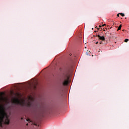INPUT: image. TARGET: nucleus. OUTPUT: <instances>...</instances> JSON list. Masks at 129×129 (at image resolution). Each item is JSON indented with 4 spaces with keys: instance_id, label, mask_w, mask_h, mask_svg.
I'll list each match as a JSON object with an SVG mask.
<instances>
[{
    "instance_id": "1",
    "label": "nucleus",
    "mask_w": 129,
    "mask_h": 129,
    "mask_svg": "<svg viewBox=\"0 0 129 129\" xmlns=\"http://www.w3.org/2000/svg\"><path fill=\"white\" fill-rule=\"evenodd\" d=\"M5 117H6L5 123H6V124H9L10 120L8 118L7 114L0 111V126H3V122L5 119Z\"/></svg>"
},
{
    "instance_id": "2",
    "label": "nucleus",
    "mask_w": 129,
    "mask_h": 129,
    "mask_svg": "<svg viewBox=\"0 0 129 129\" xmlns=\"http://www.w3.org/2000/svg\"><path fill=\"white\" fill-rule=\"evenodd\" d=\"M96 37H97V38H98L99 40H101V41H105V38L104 37V36H101L98 34H96Z\"/></svg>"
},
{
    "instance_id": "3",
    "label": "nucleus",
    "mask_w": 129,
    "mask_h": 129,
    "mask_svg": "<svg viewBox=\"0 0 129 129\" xmlns=\"http://www.w3.org/2000/svg\"><path fill=\"white\" fill-rule=\"evenodd\" d=\"M6 100H7V99L5 97H2L1 98H0V102H5L6 101Z\"/></svg>"
},
{
    "instance_id": "4",
    "label": "nucleus",
    "mask_w": 129,
    "mask_h": 129,
    "mask_svg": "<svg viewBox=\"0 0 129 129\" xmlns=\"http://www.w3.org/2000/svg\"><path fill=\"white\" fill-rule=\"evenodd\" d=\"M20 101L18 99H14L13 100V103H19Z\"/></svg>"
},
{
    "instance_id": "5",
    "label": "nucleus",
    "mask_w": 129,
    "mask_h": 129,
    "mask_svg": "<svg viewBox=\"0 0 129 129\" xmlns=\"http://www.w3.org/2000/svg\"><path fill=\"white\" fill-rule=\"evenodd\" d=\"M63 85H67L68 84V80H65L62 83Z\"/></svg>"
},
{
    "instance_id": "6",
    "label": "nucleus",
    "mask_w": 129,
    "mask_h": 129,
    "mask_svg": "<svg viewBox=\"0 0 129 129\" xmlns=\"http://www.w3.org/2000/svg\"><path fill=\"white\" fill-rule=\"evenodd\" d=\"M121 25H120L119 27H118V29H117V31H119V30H121Z\"/></svg>"
},
{
    "instance_id": "7",
    "label": "nucleus",
    "mask_w": 129,
    "mask_h": 129,
    "mask_svg": "<svg viewBox=\"0 0 129 129\" xmlns=\"http://www.w3.org/2000/svg\"><path fill=\"white\" fill-rule=\"evenodd\" d=\"M27 105H28V107H31V102H29L27 104Z\"/></svg>"
},
{
    "instance_id": "8",
    "label": "nucleus",
    "mask_w": 129,
    "mask_h": 129,
    "mask_svg": "<svg viewBox=\"0 0 129 129\" xmlns=\"http://www.w3.org/2000/svg\"><path fill=\"white\" fill-rule=\"evenodd\" d=\"M128 41V39H125V40H124V42H125V43H127V41Z\"/></svg>"
},
{
    "instance_id": "9",
    "label": "nucleus",
    "mask_w": 129,
    "mask_h": 129,
    "mask_svg": "<svg viewBox=\"0 0 129 129\" xmlns=\"http://www.w3.org/2000/svg\"><path fill=\"white\" fill-rule=\"evenodd\" d=\"M120 16H121L122 17H124V14L123 13H120Z\"/></svg>"
},
{
    "instance_id": "10",
    "label": "nucleus",
    "mask_w": 129,
    "mask_h": 129,
    "mask_svg": "<svg viewBox=\"0 0 129 129\" xmlns=\"http://www.w3.org/2000/svg\"><path fill=\"white\" fill-rule=\"evenodd\" d=\"M27 121H30V122H31V120H30V119H27Z\"/></svg>"
},
{
    "instance_id": "11",
    "label": "nucleus",
    "mask_w": 129,
    "mask_h": 129,
    "mask_svg": "<svg viewBox=\"0 0 129 129\" xmlns=\"http://www.w3.org/2000/svg\"><path fill=\"white\" fill-rule=\"evenodd\" d=\"M119 15H120V13H119V14H117V17H119Z\"/></svg>"
},
{
    "instance_id": "12",
    "label": "nucleus",
    "mask_w": 129,
    "mask_h": 129,
    "mask_svg": "<svg viewBox=\"0 0 129 129\" xmlns=\"http://www.w3.org/2000/svg\"><path fill=\"white\" fill-rule=\"evenodd\" d=\"M102 44V41H100L99 44Z\"/></svg>"
},
{
    "instance_id": "13",
    "label": "nucleus",
    "mask_w": 129,
    "mask_h": 129,
    "mask_svg": "<svg viewBox=\"0 0 129 129\" xmlns=\"http://www.w3.org/2000/svg\"><path fill=\"white\" fill-rule=\"evenodd\" d=\"M106 24H104L102 25V27H104V26H105Z\"/></svg>"
},
{
    "instance_id": "14",
    "label": "nucleus",
    "mask_w": 129,
    "mask_h": 129,
    "mask_svg": "<svg viewBox=\"0 0 129 129\" xmlns=\"http://www.w3.org/2000/svg\"><path fill=\"white\" fill-rule=\"evenodd\" d=\"M70 56H72V53H70Z\"/></svg>"
},
{
    "instance_id": "15",
    "label": "nucleus",
    "mask_w": 129,
    "mask_h": 129,
    "mask_svg": "<svg viewBox=\"0 0 129 129\" xmlns=\"http://www.w3.org/2000/svg\"><path fill=\"white\" fill-rule=\"evenodd\" d=\"M84 43H85V44H86V41H84Z\"/></svg>"
},
{
    "instance_id": "16",
    "label": "nucleus",
    "mask_w": 129,
    "mask_h": 129,
    "mask_svg": "<svg viewBox=\"0 0 129 129\" xmlns=\"http://www.w3.org/2000/svg\"><path fill=\"white\" fill-rule=\"evenodd\" d=\"M26 125L27 126L29 125V123L26 124Z\"/></svg>"
},
{
    "instance_id": "17",
    "label": "nucleus",
    "mask_w": 129,
    "mask_h": 129,
    "mask_svg": "<svg viewBox=\"0 0 129 129\" xmlns=\"http://www.w3.org/2000/svg\"><path fill=\"white\" fill-rule=\"evenodd\" d=\"M96 44H98V42H96Z\"/></svg>"
},
{
    "instance_id": "18",
    "label": "nucleus",
    "mask_w": 129,
    "mask_h": 129,
    "mask_svg": "<svg viewBox=\"0 0 129 129\" xmlns=\"http://www.w3.org/2000/svg\"><path fill=\"white\" fill-rule=\"evenodd\" d=\"M101 26H99V29H100V28H101Z\"/></svg>"
},
{
    "instance_id": "19",
    "label": "nucleus",
    "mask_w": 129,
    "mask_h": 129,
    "mask_svg": "<svg viewBox=\"0 0 129 129\" xmlns=\"http://www.w3.org/2000/svg\"><path fill=\"white\" fill-rule=\"evenodd\" d=\"M21 119L23 120V118H21Z\"/></svg>"
},
{
    "instance_id": "20",
    "label": "nucleus",
    "mask_w": 129,
    "mask_h": 129,
    "mask_svg": "<svg viewBox=\"0 0 129 129\" xmlns=\"http://www.w3.org/2000/svg\"><path fill=\"white\" fill-rule=\"evenodd\" d=\"M110 35H111V33H110Z\"/></svg>"
}]
</instances>
